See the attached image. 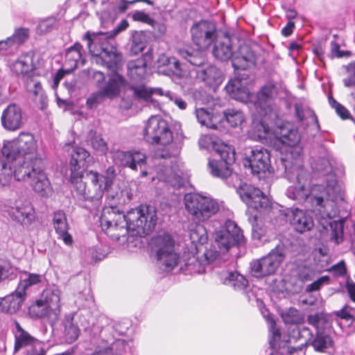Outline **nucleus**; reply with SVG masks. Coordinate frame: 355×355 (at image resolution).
<instances>
[{
    "mask_svg": "<svg viewBox=\"0 0 355 355\" xmlns=\"http://www.w3.org/2000/svg\"><path fill=\"white\" fill-rule=\"evenodd\" d=\"M128 74L135 82H140L146 78V64L143 59L131 61L128 64Z\"/></svg>",
    "mask_w": 355,
    "mask_h": 355,
    "instance_id": "obj_31",
    "label": "nucleus"
},
{
    "mask_svg": "<svg viewBox=\"0 0 355 355\" xmlns=\"http://www.w3.org/2000/svg\"><path fill=\"white\" fill-rule=\"evenodd\" d=\"M83 46L79 43H75L66 51L64 67H67L68 72H72L79 62L84 64L82 54Z\"/></svg>",
    "mask_w": 355,
    "mask_h": 355,
    "instance_id": "obj_29",
    "label": "nucleus"
},
{
    "mask_svg": "<svg viewBox=\"0 0 355 355\" xmlns=\"http://www.w3.org/2000/svg\"><path fill=\"white\" fill-rule=\"evenodd\" d=\"M25 291H15L0 299V311L13 314L21 308L25 300Z\"/></svg>",
    "mask_w": 355,
    "mask_h": 355,
    "instance_id": "obj_24",
    "label": "nucleus"
},
{
    "mask_svg": "<svg viewBox=\"0 0 355 355\" xmlns=\"http://www.w3.org/2000/svg\"><path fill=\"white\" fill-rule=\"evenodd\" d=\"M271 332H272V336L270 340V345L271 347L274 348L276 345V344L281 339V332L279 329L276 327V324L275 321H273L272 324L271 326Z\"/></svg>",
    "mask_w": 355,
    "mask_h": 355,
    "instance_id": "obj_60",
    "label": "nucleus"
},
{
    "mask_svg": "<svg viewBox=\"0 0 355 355\" xmlns=\"http://www.w3.org/2000/svg\"><path fill=\"white\" fill-rule=\"evenodd\" d=\"M274 142L289 147L286 153L281 157L286 176L289 181H296L297 185L291 186L286 190V196L291 200H344L343 195H336L338 188L334 184H315L305 188L303 182L308 177L301 157V150L294 148L300 141L301 135L297 128L288 121H277L275 126Z\"/></svg>",
    "mask_w": 355,
    "mask_h": 355,
    "instance_id": "obj_1",
    "label": "nucleus"
},
{
    "mask_svg": "<svg viewBox=\"0 0 355 355\" xmlns=\"http://www.w3.org/2000/svg\"><path fill=\"white\" fill-rule=\"evenodd\" d=\"M145 48V44L141 40V35L135 33L132 35V44L131 46V51L133 53H138L143 51Z\"/></svg>",
    "mask_w": 355,
    "mask_h": 355,
    "instance_id": "obj_55",
    "label": "nucleus"
},
{
    "mask_svg": "<svg viewBox=\"0 0 355 355\" xmlns=\"http://www.w3.org/2000/svg\"><path fill=\"white\" fill-rule=\"evenodd\" d=\"M12 71L24 82L27 89L30 85L37 81L36 69L33 64V55L26 53L21 55L12 64Z\"/></svg>",
    "mask_w": 355,
    "mask_h": 355,
    "instance_id": "obj_17",
    "label": "nucleus"
},
{
    "mask_svg": "<svg viewBox=\"0 0 355 355\" xmlns=\"http://www.w3.org/2000/svg\"><path fill=\"white\" fill-rule=\"evenodd\" d=\"M53 225L57 234L63 240L65 244L71 245L73 243L71 236L68 233V223L65 214L58 211L54 213Z\"/></svg>",
    "mask_w": 355,
    "mask_h": 355,
    "instance_id": "obj_28",
    "label": "nucleus"
},
{
    "mask_svg": "<svg viewBox=\"0 0 355 355\" xmlns=\"http://www.w3.org/2000/svg\"><path fill=\"white\" fill-rule=\"evenodd\" d=\"M214 57L221 62L232 59L235 69L245 70L255 64V55L248 46H241L236 52L230 36H218L214 42L212 49Z\"/></svg>",
    "mask_w": 355,
    "mask_h": 355,
    "instance_id": "obj_6",
    "label": "nucleus"
},
{
    "mask_svg": "<svg viewBox=\"0 0 355 355\" xmlns=\"http://www.w3.org/2000/svg\"><path fill=\"white\" fill-rule=\"evenodd\" d=\"M295 116L300 121H307V124L311 123L318 126V121L313 111L311 110H304L303 108L298 105H295Z\"/></svg>",
    "mask_w": 355,
    "mask_h": 355,
    "instance_id": "obj_41",
    "label": "nucleus"
},
{
    "mask_svg": "<svg viewBox=\"0 0 355 355\" xmlns=\"http://www.w3.org/2000/svg\"><path fill=\"white\" fill-rule=\"evenodd\" d=\"M218 252L215 249H206V250L204 252L205 261H206L207 263H212L218 258Z\"/></svg>",
    "mask_w": 355,
    "mask_h": 355,
    "instance_id": "obj_64",
    "label": "nucleus"
},
{
    "mask_svg": "<svg viewBox=\"0 0 355 355\" xmlns=\"http://www.w3.org/2000/svg\"><path fill=\"white\" fill-rule=\"evenodd\" d=\"M1 154L6 162L0 161V187L9 182L15 168L31 165L36 158H42L37 152V142L35 137L25 132L12 140L5 141Z\"/></svg>",
    "mask_w": 355,
    "mask_h": 355,
    "instance_id": "obj_4",
    "label": "nucleus"
},
{
    "mask_svg": "<svg viewBox=\"0 0 355 355\" xmlns=\"http://www.w3.org/2000/svg\"><path fill=\"white\" fill-rule=\"evenodd\" d=\"M327 271L331 272L336 277H343L347 273V268L345 261L341 260L327 269Z\"/></svg>",
    "mask_w": 355,
    "mask_h": 355,
    "instance_id": "obj_54",
    "label": "nucleus"
},
{
    "mask_svg": "<svg viewBox=\"0 0 355 355\" xmlns=\"http://www.w3.org/2000/svg\"><path fill=\"white\" fill-rule=\"evenodd\" d=\"M351 309V307L347 305H345L340 310L336 311L335 315L336 317L346 321H354L355 318L350 313Z\"/></svg>",
    "mask_w": 355,
    "mask_h": 355,
    "instance_id": "obj_57",
    "label": "nucleus"
},
{
    "mask_svg": "<svg viewBox=\"0 0 355 355\" xmlns=\"http://www.w3.org/2000/svg\"><path fill=\"white\" fill-rule=\"evenodd\" d=\"M131 163L133 164L131 169L137 171L138 166L142 169L143 166L146 164L147 157L146 154L142 151L131 150Z\"/></svg>",
    "mask_w": 355,
    "mask_h": 355,
    "instance_id": "obj_45",
    "label": "nucleus"
},
{
    "mask_svg": "<svg viewBox=\"0 0 355 355\" xmlns=\"http://www.w3.org/2000/svg\"><path fill=\"white\" fill-rule=\"evenodd\" d=\"M275 126H270L264 120H254L250 135L255 140L272 146L275 137Z\"/></svg>",
    "mask_w": 355,
    "mask_h": 355,
    "instance_id": "obj_22",
    "label": "nucleus"
},
{
    "mask_svg": "<svg viewBox=\"0 0 355 355\" xmlns=\"http://www.w3.org/2000/svg\"><path fill=\"white\" fill-rule=\"evenodd\" d=\"M151 248L155 252L157 260L171 270L178 263L179 257L175 251V241L168 234L158 235L151 239Z\"/></svg>",
    "mask_w": 355,
    "mask_h": 355,
    "instance_id": "obj_11",
    "label": "nucleus"
},
{
    "mask_svg": "<svg viewBox=\"0 0 355 355\" xmlns=\"http://www.w3.org/2000/svg\"><path fill=\"white\" fill-rule=\"evenodd\" d=\"M225 89L230 97L235 100L242 102L252 101L253 96L250 94L248 88L240 79L234 78L230 80Z\"/></svg>",
    "mask_w": 355,
    "mask_h": 355,
    "instance_id": "obj_26",
    "label": "nucleus"
},
{
    "mask_svg": "<svg viewBox=\"0 0 355 355\" xmlns=\"http://www.w3.org/2000/svg\"><path fill=\"white\" fill-rule=\"evenodd\" d=\"M157 63L159 65H168V64H173L174 67L178 70L180 69V63L178 61L176 60L174 58H168L164 54H162L159 55V57L157 59Z\"/></svg>",
    "mask_w": 355,
    "mask_h": 355,
    "instance_id": "obj_58",
    "label": "nucleus"
},
{
    "mask_svg": "<svg viewBox=\"0 0 355 355\" xmlns=\"http://www.w3.org/2000/svg\"><path fill=\"white\" fill-rule=\"evenodd\" d=\"M224 117L232 127H239L245 121V115L237 109H227L224 111Z\"/></svg>",
    "mask_w": 355,
    "mask_h": 355,
    "instance_id": "obj_39",
    "label": "nucleus"
},
{
    "mask_svg": "<svg viewBox=\"0 0 355 355\" xmlns=\"http://www.w3.org/2000/svg\"><path fill=\"white\" fill-rule=\"evenodd\" d=\"M144 1L148 3V4H151V1L150 0H132V1H127V0H121L118 7L117 10L119 12H125L129 8V6L133 5L137 2Z\"/></svg>",
    "mask_w": 355,
    "mask_h": 355,
    "instance_id": "obj_61",
    "label": "nucleus"
},
{
    "mask_svg": "<svg viewBox=\"0 0 355 355\" xmlns=\"http://www.w3.org/2000/svg\"><path fill=\"white\" fill-rule=\"evenodd\" d=\"M87 142L89 144L94 150L99 155H105L108 150V146L105 140L101 135H97L96 132L90 130L87 136Z\"/></svg>",
    "mask_w": 355,
    "mask_h": 355,
    "instance_id": "obj_35",
    "label": "nucleus"
},
{
    "mask_svg": "<svg viewBox=\"0 0 355 355\" xmlns=\"http://www.w3.org/2000/svg\"><path fill=\"white\" fill-rule=\"evenodd\" d=\"M1 123L3 128L10 131L19 129L22 124V110L19 105L11 103L3 111Z\"/></svg>",
    "mask_w": 355,
    "mask_h": 355,
    "instance_id": "obj_21",
    "label": "nucleus"
},
{
    "mask_svg": "<svg viewBox=\"0 0 355 355\" xmlns=\"http://www.w3.org/2000/svg\"><path fill=\"white\" fill-rule=\"evenodd\" d=\"M180 55L193 66L200 67L205 61L204 56L201 54L193 55L186 50L180 51Z\"/></svg>",
    "mask_w": 355,
    "mask_h": 355,
    "instance_id": "obj_47",
    "label": "nucleus"
},
{
    "mask_svg": "<svg viewBox=\"0 0 355 355\" xmlns=\"http://www.w3.org/2000/svg\"><path fill=\"white\" fill-rule=\"evenodd\" d=\"M12 175L18 182H28L40 197L49 198L53 192L49 180L44 172L43 158H36L31 165L15 168Z\"/></svg>",
    "mask_w": 355,
    "mask_h": 355,
    "instance_id": "obj_7",
    "label": "nucleus"
},
{
    "mask_svg": "<svg viewBox=\"0 0 355 355\" xmlns=\"http://www.w3.org/2000/svg\"><path fill=\"white\" fill-rule=\"evenodd\" d=\"M237 193L242 200H254L260 197L264 198L263 193L260 189L248 184H241L237 189Z\"/></svg>",
    "mask_w": 355,
    "mask_h": 355,
    "instance_id": "obj_38",
    "label": "nucleus"
},
{
    "mask_svg": "<svg viewBox=\"0 0 355 355\" xmlns=\"http://www.w3.org/2000/svg\"><path fill=\"white\" fill-rule=\"evenodd\" d=\"M15 326L17 333L15 334V343L13 353H17L22 348L31 347V350L29 355H46L42 342L33 336L26 331L18 322L15 321Z\"/></svg>",
    "mask_w": 355,
    "mask_h": 355,
    "instance_id": "obj_15",
    "label": "nucleus"
},
{
    "mask_svg": "<svg viewBox=\"0 0 355 355\" xmlns=\"http://www.w3.org/2000/svg\"><path fill=\"white\" fill-rule=\"evenodd\" d=\"M129 26V23L126 19H123L120 21V23L110 32L105 33L107 36L112 39L119 33L123 31H125Z\"/></svg>",
    "mask_w": 355,
    "mask_h": 355,
    "instance_id": "obj_59",
    "label": "nucleus"
},
{
    "mask_svg": "<svg viewBox=\"0 0 355 355\" xmlns=\"http://www.w3.org/2000/svg\"><path fill=\"white\" fill-rule=\"evenodd\" d=\"M185 208L198 220H205L218 212L217 201H185Z\"/></svg>",
    "mask_w": 355,
    "mask_h": 355,
    "instance_id": "obj_20",
    "label": "nucleus"
},
{
    "mask_svg": "<svg viewBox=\"0 0 355 355\" xmlns=\"http://www.w3.org/2000/svg\"><path fill=\"white\" fill-rule=\"evenodd\" d=\"M107 96L101 89L99 91L92 93L87 99L86 106L88 109H93L100 105Z\"/></svg>",
    "mask_w": 355,
    "mask_h": 355,
    "instance_id": "obj_46",
    "label": "nucleus"
},
{
    "mask_svg": "<svg viewBox=\"0 0 355 355\" xmlns=\"http://www.w3.org/2000/svg\"><path fill=\"white\" fill-rule=\"evenodd\" d=\"M9 214L14 220L24 225H29L35 219V210L29 201L11 207Z\"/></svg>",
    "mask_w": 355,
    "mask_h": 355,
    "instance_id": "obj_25",
    "label": "nucleus"
},
{
    "mask_svg": "<svg viewBox=\"0 0 355 355\" xmlns=\"http://www.w3.org/2000/svg\"><path fill=\"white\" fill-rule=\"evenodd\" d=\"M311 344L316 352H324L327 349L332 347L334 341L331 337L324 331H316Z\"/></svg>",
    "mask_w": 355,
    "mask_h": 355,
    "instance_id": "obj_34",
    "label": "nucleus"
},
{
    "mask_svg": "<svg viewBox=\"0 0 355 355\" xmlns=\"http://www.w3.org/2000/svg\"><path fill=\"white\" fill-rule=\"evenodd\" d=\"M28 313L32 319L58 320L60 314V297L58 291H44L39 299L32 302Z\"/></svg>",
    "mask_w": 355,
    "mask_h": 355,
    "instance_id": "obj_9",
    "label": "nucleus"
},
{
    "mask_svg": "<svg viewBox=\"0 0 355 355\" xmlns=\"http://www.w3.org/2000/svg\"><path fill=\"white\" fill-rule=\"evenodd\" d=\"M285 355H304V345L302 344L297 347L284 346Z\"/></svg>",
    "mask_w": 355,
    "mask_h": 355,
    "instance_id": "obj_62",
    "label": "nucleus"
},
{
    "mask_svg": "<svg viewBox=\"0 0 355 355\" xmlns=\"http://www.w3.org/2000/svg\"><path fill=\"white\" fill-rule=\"evenodd\" d=\"M282 318L286 324H300L304 322V315L298 309L291 307L282 314Z\"/></svg>",
    "mask_w": 355,
    "mask_h": 355,
    "instance_id": "obj_40",
    "label": "nucleus"
},
{
    "mask_svg": "<svg viewBox=\"0 0 355 355\" xmlns=\"http://www.w3.org/2000/svg\"><path fill=\"white\" fill-rule=\"evenodd\" d=\"M277 94L278 88L277 85L272 82H268L260 88L254 96V99H252L255 107L260 109L265 117L272 112V104Z\"/></svg>",
    "mask_w": 355,
    "mask_h": 355,
    "instance_id": "obj_19",
    "label": "nucleus"
},
{
    "mask_svg": "<svg viewBox=\"0 0 355 355\" xmlns=\"http://www.w3.org/2000/svg\"><path fill=\"white\" fill-rule=\"evenodd\" d=\"M83 40L87 41V48L95 62L113 71L121 67L122 55L111 44L110 38L105 33L87 31Z\"/></svg>",
    "mask_w": 355,
    "mask_h": 355,
    "instance_id": "obj_5",
    "label": "nucleus"
},
{
    "mask_svg": "<svg viewBox=\"0 0 355 355\" xmlns=\"http://www.w3.org/2000/svg\"><path fill=\"white\" fill-rule=\"evenodd\" d=\"M198 78L202 80L207 85L214 87L222 83V73L216 67L207 66L196 71Z\"/></svg>",
    "mask_w": 355,
    "mask_h": 355,
    "instance_id": "obj_30",
    "label": "nucleus"
},
{
    "mask_svg": "<svg viewBox=\"0 0 355 355\" xmlns=\"http://www.w3.org/2000/svg\"><path fill=\"white\" fill-rule=\"evenodd\" d=\"M346 218L334 220L329 223L330 228L329 239L335 244L338 245L344 241L345 225Z\"/></svg>",
    "mask_w": 355,
    "mask_h": 355,
    "instance_id": "obj_32",
    "label": "nucleus"
},
{
    "mask_svg": "<svg viewBox=\"0 0 355 355\" xmlns=\"http://www.w3.org/2000/svg\"><path fill=\"white\" fill-rule=\"evenodd\" d=\"M92 159L89 152L85 148L73 147L69 162V181L76 187L77 198L79 200H88L85 196V184L82 180L84 171L92 163Z\"/></svg>",
    "mask_w": 355,
    "mask_h": 355,
    "instance_id": "obj_10",
    "label": "nucleus"
},
{
    "mask_svg": "<svg viewBox=\"0 0 355 355\" xmlns=\"http://www.w3.org/2000/svg\"><path fill=\"white\" fill-rule=\"evenodd\" d=\"M64 340L67 343H72L75 342L80 335V329L77 324L73 323V316L68 315L65 317L64 320Z\"/></svg>",
    "mask_w": 355,
    "mask_h": 355,
    "instance_id": "obj_33",
    "label": "nucleus"
},
{
    "mask_svg": "<svg viewBox=\"0 0 355 355\" xmlns=\"http://www.w3.org/2000/svg\"><path fill=\"white\" fill-rule=\"evenodd\" d=\"M283 257L277 253H270L250 263V271L253 276L263 278L275 273Z\"/></svg>",
    "mask_w": 355,
    "mask_h": 355,
    "instance_id": "obj_16",
    "label": "nucleus"
},
{
    "mask_svg": "<svg viewBox=\"0 0 355 355\" xmlns=\"http://www.w3.org/2000/svg\"><path fill=\"white\" fill-rule=\"evenodd\" d=\"M296 277L302 284L310 281L312 279V270L310 267L302 265L296 269Z\"/></svg>",
    "mask_w": 355,
    "mask_h": 355,
    "instance_id": "obj_50",
    "label": "nucleus"
},
{
    "mask_svg": "<svg viewBox=\"0 0 355 355\" xmlns=\"http://www.w3.org/2000/svg\"><path fill=\"white\" fill-rule=\"evenodd\" d=\"M215 242L220 248L228 251L232 247L245 243L241 228L233 220L227 219L221 229L215 232Z\"/></svg>",
    "mask_w": 355,
    "mask_h": 355,
    "instance_id": "obj_13",
    "label": "nucleus"
},
{
    "mask_svg": "<svg viewBox=\"0 0 355 355\" xmlns=\"http://www.w3.org/2000/svg\"><path fill=\"white\" fill-rule=\"evenodd\" d=\"M29 36V30L26 28H19L15 31L13 35L10 37L15 46H18L24 43Z\"/></svg>",
    "mask_w": 355,
    "mask_h": 355,
    "instance_id": "obj_48",
    "label": "nucleus"
},
{
    "mask_svg": "<svg viewBox=\"0 0 355 355\" xmlns=\"http://www.w3.org/2000/svg\"><path fill=\"white\" fill-rule=\"evenodd\" d=\"M348 76L343 79V84L347 87L355 86V62H352L347 67Z\"/></svg>",
    "mask_w": 355,
    "mask_h": 355,
    "instance_id": "obj_53",
    "label": "nucleus"
},
{
    "mask_svg": "<svg viewBox=\"0 0 355 355\" xmlns=\"http://www.w3.org/2000/svg\"><path fill=\"white\" fill-rule=\"evenodd\" d=\"M55 24L56 21L53 17L43 19L38 24L37 31L40 34L46 33L54 28Z\"/></svg>",
    "mask_w": 355,
    "mask_h": 355,
    "instance_id": "obj_51",
    "label": "nucleus"
},
{
    "mask_svg": "<svg viewBox=\"0 0 355 355\" xmlns=\"http://www.w3.org/2000/svg\"><path fill=\"white\" fill-rule=\"evenodd\" d=\"M130 89L136 97L146 101H150L152 96L155 95L167 98L170 101L174 102L180 110H185L187 106V103L182 98L177 96L170 91H164L161 87L146 88L144 85H140L139 86L132 85Z\"/></svg>",
    "mask_w": 355,
    "mask_h": 355,
    "instance_id": "obj_18",
    "label": "nucleus"
},
{
    "mask_svg": "<svg viewBox=\"0 0 355 355\" xmlns=\"http://www.w3.org/2000/svg\"><path fill=\"white\" fill-rule=\"evenodd\" d=\"M112 158L116 164L131 168V151L116 150L113 153Z\"/></svg>",
    "mask_w": 355,
    "mask_h": 355,
    "instance_id": "obj_44",
    "label": "nucleus"
},
{
    "mask_svg": "<svg viewBox=\"0 0 355 355\" xmlns=\"http://www.w3.org/2000/svg\"><path fill=\"white\" fill-rule=\"evenodd\" d=\"M32 84L33 89L31 88V85H30L29 89H27L34 94L35 101L38 102L40 104V108L44 110L47 105V96L39 81L37 80Z\"/></svg>",
    "mask_w": 355,
    "mask_h": 355,
    "instance_id": "obj_43",
    "label": "nucleus"
},
{
    "mask_svg": "<svg viewBox=\"0 0 355 355\" xmlns=\"http://www.w3.org/2000/svg\"><path fill=\"white\" fill-rule=\"evenodd\" d=\"M191 33L192 40L199 50L207 49L218 37L216 25L207 20L193 24Z\"/></svg>",
    "mask_w": 355,
    "mask_h": 355,
    "instance_id": "obj_14",
    "label": "nucleus"
},
{
    "mask_svg": "<svg viewBox=\"0 0 355 355\" xmlns=\"http://www.w3.org/2000/svg\"><path fill=\"white\" fill-rule=\"evenodd\" d=\"M132 18L135 21H140L146 24L154 26L155 21L152 19L149 15L146 14L144 11L137 10L132 14Z\"/></svg>",
    "mask_w": 355,
    "mask_h": 355,
    "instance_id": "obj_52",
    "label": "nucleus"
},
{
    "mask_svg": "<svg viewBox=\"0 0 355 355\" xmlns=\"http://www.w3.org/2000/svg\"><path fill=\"white\" fill-rule=\"evenodd\" d=\"M307 322L313 326L317 331H323L329 324V316L323 312L309 315Z\"/></svg>",
    "mask_w": 355,
    "mask_h": 355,
    "instance_id": "obj_37",
    "label": "nucleus"
},
{
    "mask_svg": "<svg viewBox=\"0 0 355 355\" xmlns=\"http://www.w3.org/2000/svg\"><path fill=\"white\" fill-rule=\"evenodd\" d=\"M331 51L332 56L336 58H343L345 55H348L349 54L347 51H343L340 50V46L336 42H331Z\"/></svg>",
    "mask_w": 355,
    "mask_h": 355,
    "instance_id": "obj_63",
    "label": "nucleus"
},
{
    "mask_svg": "<svg viewBox=\"0 0 355 355\" xmlns=\"http://www.w3.org/2000/svg\"><path fill=\"white\" fill-rule=\"evenodd\" d=\"M115 177V170L114 167L110 166L105 171L104 174L101 175L103 181V184L99 185V189L101 191L107 190L112 184L113 180Z\"/></svg>",
    "mask_w": 355,
    "mask_h": 355,
    "instance_id": "obj_49",
    "label": "nucleus"
},
{
    "mask_svg": "<svg viewBox=\"0 0 355 355\" xmlns=\"http://www.w3.org/2000/svg\"><path fill=\"white\" fill-rule=\"evenodd\" d=\"M196 115L198 121L202 125L207 128L216 129L217 125L214 122L213 115L204 108L196 109Z\"/></svg>",
    "mask_w": 355,
    "mask_h": 355,
    "instance_id": "obj_42",
    "label": "nucleus"
},
{
    "mask_svg": "<svg viewBox=\"0 0 355 355\" xmlns=\"http://www.w3.org/2000/svg\"><path fill=\"white\" fill-rule=\"evenodd\" d=\"M291 225L299 233L310 231L314 226L313 218L302 210L296 209L293 213Z\"/></svg>",
    "mask_w": 355,
    "mask_h": 355,
    "instance_id": "obj_27",
    "label": "nucleus"
},
{
    "mask_svg": "<svg viewBox=\"0 0 355 355\" xmlns=\"http://www.w3.org/2000/svg\"><path fill=\"white\" fill-rule=\"evenodd\" d=\"M41 282V277L38 274L35 273H29L28 277L23 281V290L21 291H25V290L31 287L32 286L38 284Z\"/></svg>",
    "mask_w": 355,
    "mask_h": 355,
    "instance_id": "obj_56",
    "label": "nucleus"
},
{
    "mask_svg": "<svg viewBox=\"0 0 355 355\" xmlns=\"http://www.w3.org/2000/svg\"><path fill=\"white\" fill-rule=\"evenodd\" d=\"M120 67L116 70H111L113 73L109 76L107 81L105 82L101 89L103 91L108 98H114L119 96L121 90L126 86V80L117 73Z\"/></svg>",
    "mask_w": 355,
    "mask_h": 355,
    "instance_id": "obj_23",
    "label": "nucleus"
},
{
    "mask_svg": "<svg viewBox=\"0 0 355 355\" xmlns=\"http://www.w3.org/2000/svg\"><path fill=\"white\" fill-rule=\"evenodd\" d=\"M199 145L205 149H214L220 157V160L209 162V166L213 175L225 178L231 174L230 165L235 161V153L230 146L225 144L211 135L202 136L199 140Z\"/></svg>",
    "mask_w": 355,
    "mask_h": 355,
    "instance_id": "obj_8",
    "label": "nucleus"
},
{
    "mask_svg": "<svg viewBox=\"0 0 355 355\" xmlns=\"http://www.w3.org/2000/svg\"><path fill=\"white\" fill-rule=\"evenodd\" d=\"M145 140L159 146L155 150L154 159L158 165H172L156 168L157 178L168 186L169 192H173L180 198V192L184 190L181 164L178 160L181 145L173 142V135L165 120L159 116H152L148 121L144 133Z\"/></svg>",
    "mask_w": 355,
    "mask_h": 355,
    "instance_id": "obj_2",
    "label": "nucleus"
},
{
    "mask_svg": "<svg viewBox=\"0 0 355 355\" xmlns=\"http://www.w3.org/2000/svg\"><path fill=\"white\" fill-rule=\"evenodd\" d=\"M270 157V153L268 149L257 146L251 148L249 153L245 154L243 164L245 167L249 166L253 174H272L274 173V168L271 164Z\"/></svg>",
    "mask_w": 355,
    "mask_h": 355,
    "instance_id": "obj_12",
    "label": "nucleus"
},
{
    "mask_svg": "<svg viewBox=\"0 0 355 355\" xmlns=\"http://www.w3.org/2000/svg\"><path fill=\"white\" fill-rule=\"evenodd\" d=\"M189 237L191 242L195 245H202L207 243L208 240V236L205 227L199 223L195 224L191 228Z\"/></svg>",
    "mask_w": 355,
    "mask_h": 355,
    "instance_id": "obj_36",
    "label": "nucleus"
},
{
    "mask_svg": "<svg viewBox=\"0 0 355 355\" xmlns=\"http://www.w3.org/2000/svg\"><path fill=\"white\" fill-rule=\"evenodd\" d=\"M100 223L107 235L116 241L125 236L128 231L144 237L150 234L157 225L156 210L151 206L141 205L125 215L116 206H105Z\"/></svg>",
    "mask_w": 355,
    "mask_h": 355,
    "instance_id": "obj_3",
    "label": "nucleus"
}]
</instances>
